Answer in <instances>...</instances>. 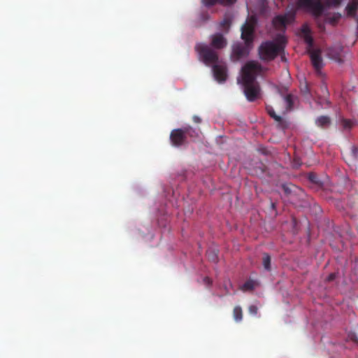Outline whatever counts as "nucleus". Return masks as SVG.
I'll use <instances>...</instances> for the list:
<instances>
[{"instance_id":"e433bc0d","label":"nucleus","mask_w":358,"mask_h":358,"mask_svg":"<svg viewBox=\"0 0 358 358\" xmlns=\"http://www.w3.org/2000/svg\"><path fill=\"white\" fill-rule=\"evenodd\" d=\"M272 208H274L275 207V204L273 203H272Z\"/></svg>"},{"instance_id":"412c9836","label":"nucleus","mask_w":358,"mask_h":358,"mask_svg":"<svg viewBox=\"0 0 358 358\" xmlns=\"http://www.w3.org/2000/svg\"><path fill=\"white\" fill-rule=\"evenodd\" d=\"M262 264L266 271H271V257L267 253H264L262 257Z\"/></svg>"},{"instance_id":"ddd939ff","label":"nucleus","mask_w":358,"mask_h":358,"mask_svg":"<svg viewBox=\"0 0 358 358\" xmlns=\"http://www.w3.org/2000/svg\"><path fill=\"white\" fill-rule=\"evenodd\" d=\"M358 9V0H351L345 8L348 16L355 17Z\"/></svg>"},{"instance_id":"7c9ffc66","label":"nucleus","mask_w":358,"mask_h":358,"mask_svg":"<svg viewBox=\"0 0 358 358\" xmlns=\"http://www.w3.org/2000/svg\"><path fill=\"white\" fill-rule=\"evenodd\" d=\"M203 282L207 285H210L212 284V280L210 278L208 277H205L203 278Z\"/></svg>"},{"instance_id":"2f4dec72","label":"nucleus","mask_w":358,"mask_h":358,"mask_svg":"<svg viewBox=\"0 0 358 358\" xmlns=\"http://www.w3.org/2000/svg\"><path fill=\"white\" fill-rule=\"evenodd\" d=\"M301 90L304 94H308L309 92L307 85H305L303 87H301Z\"/></svg>"},{"instance_id":"5701e85b","label":"nucleus","mask_w":358,"mask_h":358,"mask_svg":"<svg viewBox=\"0 0 358 358\" xmlns=\"http://www.w3.org/2000/svg\"><path fill=\"white\" fill-rule=\"evenodd\" d=\"M341 123H342L343 127L345 129H351L355 124L354 121H352L351 120H348V119H344V118L341 120Z\"/></svg>"},{"instance_id":"dca6fc26","label":"nucleus","mask_w":358,"mask_h":358,"mask_svg":"<svg viewBox=\"0 0 358 358\" xmlns=\"http://www.w3.org/2000/svg\"><path fill=\"white\" fill-rule=\"evenodd\" d=\"M236 0H202L203 3L207 6H211L216 3L220 4H232Z\"/></svg>"},{"instance_id":"20e7f679","label":"nucleus","mask_w":358,"mask_h":358,"mask_svg":"<svg viewBox=\"0 0 358 358\" xmlns=\"http://www.w3.org/2000/svg\"><path fill=\"white\" fill-rule=\"evenodd\" d=\"M296 3L298 8L310 12L316 20L324 12V6L321 0H296Z\"/></svg>"},{"instance_id":"cd10ccee","label":"nucleus","mask_w":358,"mask_h":358,"mask_svg":"<svg viewBox=\"0 0 358 358\" xmlns=\"http://www.w3.org/2000/svg\"><path fill=\"white\" fill-rule=\"evenodd\" d=\"M210 19V15L208 13H203L201 14V20L206 22Z\"/></svg>"},{"instance_id":"4be33fe9","label":"nucleus","mask_w":358,"mask_h":358,"mask_svg":"<svg viewBox=\"0 0 358 358\" xmlns=\"http://www.w3.org/2000/svg\"><path fill=\"white\" fill-rule=\"evenodd\" d=\"M231 25V20L229 18H224L220 24V28L227 32Z\"/></svg>"},{"instance_id":"a211bd4d","label":"nucleus","mask_w":358,"mask_h":358,"mask_svg":"<svg viewBox=\"0 0 358 358\" xmlns=\"http://www.w3.org/2000/svg\"><path fill=\"white\" fill-rule=\"evenodd\" d=\"M303 32L304 33V41L308 45V51L309 50H312L311 48L313 46V38L310 35L309 30L307 28H303Z\"/></svg>"},{"instance_id":"aec40b11","label":"nucleus","mask_w":358,"mask_h":358,"mask_svg":"<svg viewBox=\"0 0 358 358\" xmlns=\"http://www.w3.org/2000/svg\"><path fill=\"white\" fill-rule=\"evenodd\" d=\"M233 316L236 322H239L243 319V310L240 306H236L233 310Z\"/></svg>"},{"instance_id":"393cba45","label":"nucleus","mask_w":358,"mask_h":358,"mask_svg":"<svg viewBox=\"0 0 358 358\" xmlns=\"http://www.w3.org/2000/svg\"><path fill=\"white\" fill-rule=\"evenodd\" d=\"M248 310L251 315H255L257 314L258 308L256 306L252 305L249 307Z\"/></svg>"},{"instance_id":"7ed1b4c3","label":"nucleus","mask_w":358,"mask_h":358,"mask_svg":"<svg viewBox=\"0 0 358 358\" xmlns=\"http://www.w3.org/2000/svg\"><path fill=\"white\" fill-rule=\"evenodd\" d=\"M286 39L284 36H280L277 43L268 41L262 43L259 48V55L261 59L271 61L274 59L285 48Z\"/></svg>"},{"instance_id":"bb28decb","label":"nucleus","mask_w":358,"mask_h":358,"mask_svg":"<svg viewBox=\"0 0 358 358\" xmlns=\"http://www.w3.org/2000/svg\"><path fill=\"white\" fill-rule=\"evenodd\" d=\"M352 155L355 159L358 158V148L356 146L352 147Z\"/></svg>"},{"instance_id":"f8f14e48","label":"nucleus","mask_w":358,"mask_h":358,"mask_svg":"<svg viewBox=\"0 0 358 358\" xmlns=\"http://www.w3.org/2000/svg\"><path fill=\"white\" fill-rule=\"evenodd\" d=\"M327 55L329 57L336 61L338 63H341L343 62L341 47L329 48L327 50Z\"/></svg>"},{"instance_id":"f257e3e1","label":"nucleus","mask_w":358,"mask_h":358,"mask_svg":"<svg viewBox=\"0 0 358 358\" xmlns=\"http://www.w3.org/2000/svg\"><path fill=\"white\" fill-rule=\"evenodd\" d=\"M257 20L251 17L241 27V38L243 42H236L232 45L231 59L238 61L247 57L253 48L255 29Z\"/></svg>"},{"instance_id":"c9c22d12","label":"nucleus","mask_w":358,"mask_h":358,"mask_svg":"<svg viewBox=\"0 0 358 358\" xmlns=\"http://www.w3.org/2000/svg\"><path fill=\"white\" fill-rule=\"evenodd\" d=\"M318 27L320 29H324V24L323 23H321V22H318Z\"/></svg>"},{"instance_id":"0eeeda50","label":"nucleus","mask_w":358,"mask_h":358,"mask_svg":"<svg viewBox=\"0 0 358 358\" xmlns=\"http://www.w3.org/2000/svg\"><path fill=\"white\" fill-rule=\"evenodd\" d=\"M187 129L185 128L173 129L170 134V140L173 145L180 146L186 141Z\"/></svg>"},{"instance_id":"4468645a","label":"nucleus","mask_w":358,"mask_h":358,"mask_svg":"<svg viewBox=\"0 0 358 358\" xmlns=\"http://www.w3.org/2000/svg\"><path fill=\"white\" fill-rule=\"evenodd\" d=\"M271 117L277 122L278 126L282 129H286L288 127V123L281 116L277 113H268Z\"/></svg>"},{"instance_id":"473e14b6","label":"nucleus","mask_w":358,"mask_h":358,"mask_svg":"<svg viewBox=\"0 0 358 358\" xmlns=\"http://www.w3.org/2000/svg\"><path fill=\"white\" fill-rule=\"evenodd\" d=\"M282 189L285 191V192L287 193V194H289L291 192V189L286 185H282Z\"/></svg>"},{"instance_id":"1a4fd4ad","label":"nucleus","mask_w":358,"mask_h":358,"mask_svg":"<svg viewBox=\"0 0 358 358\" xmlns=\"http://www.w3.org/2000/svg\"><path fill=\"white\" fill-rule=\"evenodd\" d=\"M213 71L215 79L220 82H224L227 79V67L226 65L219 62L213 66Z\"/></svg>"},{"instance_id":"39448f33","label":"nucleus","mask_w":358,"mask_h":358,"mask_svg":"<svg viewBox=\"0 0 358 358\" xmlns=\"http://www.w3.org/2000/svg\"><path fill=\"white\" fill-rule=\"evenodd\" d=\"M195 50L199 55V59L206 65H215L220 62L217 52L204 43H197L195 45Z\"/></svg>"},{"instance_id":"9b49d317","label":"nucleus","mask_w":358,"mask_h":358,"mask_svg":"<svg viewBox=\"0 0 358 358\" xmlns=\"http://www.w3.org/2000/svg\"><path fill=\"white\" fill-rule=\"evenodd\" d=\"M284 103L287 110H292L298 105L299 99L293 94H287L284 96Z\"/></svg>"},{"instance_id":"c756f323","label":"nucleus","mask_w":358,"mask_h":358,"mask_svg":"<svg viewBox=\"0 0 358 358\" xmlns=\"http://www.w3.org/2000/svg\"><path fill=\"white\" fill-rule=\"evenodd\" d=\"M309 179L313 182H315V183L317 182V176L315 174H313V173H310L309 175Z\"/></svg>"},{"instance_id":"f704fd0d","label":"nucleus","mask_w":358,"mask_h":358,"mask_svg":"<svg viewBox=\"0 0 358 358\" xmlns=\"http://www.w3.org/2000/svg\"><path fill=\"white\" fill-rule=\"evenodd\" d=\"M320 99L321 101H320L319 103L322 104V102H324V103H326L327 105H329V101H328L327 100H326V99Z\"/></svg>"},{"instance_id":"f03ea898","label":"nucleus","mask_w":358,"mask_h":358,"mask_svg":"<svg viewBox=\"0 0 358 358\" xmlns=\"http://www.w3.org/2000/svg\"><path fill=\"white\" fill-rule=\"evenodd\" d=\"M259 71L260 66L254 62H248L242 68L244 93L250 101H255L259 94V87L256 82V74Z\"/></svg>"},{"instance_id":"f3484780","label":"nucleus","mask_w":358,"mask_h":358,"mask_svg":"<svg viewBox=\"0 0 358 358\" xmlns=\"http://www.w3.org/2000/svg\"><path fill=\"white\" fill-rule=\"evenodd\" d=\"M341 17V15L338 13H335L331 16H327L325 18L326 22L334 26L336 25Z\"/></svg>"},{"instance_id":"2eb2a0df","label":"nucleus","mask_w":358,"mask_h":358,"mask_svg":"<svg viewBox=\"0 0 358 358\" xmlns=\"http://www.w3.org/2000/svg\"><path fill=\"white\" fill-rule=\"evenodd\" d=\"M315 123L318 127L324 129L329 126L331 120L328 116L322 115L315 120Z\"/></svg>"},{"instance_id":"423d86ee","label":"nucleus","mask_w":358,"mask_h":358,"mask_svg":"<svg viewBox=\"0 0 358 358\" xmlns=\"http://www.w3.org/2000/svg\"><path fill=\"white\" fill-rule=\"evenodd\" d=\"M295 17L294 12H288L285 15H278L273 19V24L277 29H282L286 27V25L291 23Z\"/></svg>"},{"instance_id":"c85d7f7f","label":"nucleus","mask_w":358,"mask_h":358,"mask_svg":"<svg viewBox=\"0 0 358 358\" xmlns=\"http://www.w3.org/2000/svg\"><path fill=\"white\" fill-rule=\"evenodd\" d=\"M336 273H331L327 278V281H328V282L333 281L336 278Z\"/></svg>"},{"instance_id":"72a5a7b5","label":"nucleus","mask_w":358,"mask_h":358,"mask_svg":"<svg viewBox=\"0 0 358 358\" xmlns=\"http://www.w3.org/2000/svg\"><path fill=\"white\" fill-rule=\"evenodd\" d=\"M193 119H194V121L196 123H199L201 122V119L199 117L196 116V115H194L193 117Z\"/></svg>"},{"instance_id":"6e6552de","label":"nucleus","mask_w":358,"mask_h":358,"mask_svg":"<svg viewBox=\"0 0 358 358\" xmlns=\"http://www.w3.org/2000/svg\"><path fill=\"white\" fill-rule=\"evenodd\" d=\"M308 53L315 71L317 73H320V71L323 67V60L321 57V51L318 49L309 50Z\"/></svg>"},{"instance_id":"b1692460","label":"nucleus","mask_w":358,"mask_h":358,"mask_svg":"<svg viewBox=\"0 0 358 358\" xmlns=\"http://www.w3.org/2000/svg\"><path fill=\"white\" fill-rule=\"evenodd\" d=\"M208 259L212 262H217V254L215 250H208L207 252Z\"/></svg>"},{"instance_id":"a878e982","label":"nucleus","mask_w":358,"mask_h":358,"mask_svg":"<svg viewBox=\"0 0 358 358\" xmlns=\"http://www.w3.org/2000/svg\"><path fill=\"white\" fill-rule=\"evenodd\" d=\"M243 288L245 289H252L253 288V282L252 281H246L243 284Z\"/></svg>"},{"instance_id":"6ab92c4d","label":"nucleus","mask_w":358,"mask_h":358,"mask_svg":"<svg viewBox=\"0 0 358 358\" xmlns=\"http://www.w3.org/2000/svg\"><path fill=\"white\" fill-rule=\"evenodd\" d=\"M343 0H325L322 2L324 6V10L326 8H338L341 6Z\"/></svg>"},{"instance_id":"9d476101","label":"nucleus","mask_w":358,"mask_h":358,"mask_svg":"<svg viewBox=\"0 0 358 358\" xmlns=\"http://www.w3.org/2000/svg\"><path fill=\"white\" fill-rule=\"evenodd\" d=\"M211 38V45L215 49H222L227 45V40L221 34H214Z\"/></svg>"}]
</instances>
